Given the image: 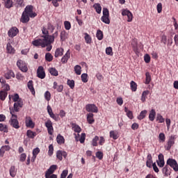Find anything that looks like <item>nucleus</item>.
<instances>
[{"mask_svg": "<svg viewBox=\"0 0 178 178\" xmlns=\"http://www.w3.org/2000/svg\"><path fill=\"white\" fill-rule=\"evenodd\" d=\"M175 140H176V136L171 135L167 142V145L165 146L166 151H170V148L175 145Z\"/></svg>", "mask_w": 178, "mask_h": 178, "instance_id": "nucleus-4", "label": "nucleus"}, {"mask_svg": "<svg viewBox=\"0 0 178 178\" xmlns=\"http://www.w3.org/2000/svg\"><path fill=\"white\" fill-rule=\"evenodd\" d=\"M10 175L11 177H15L16 176V168H15V165H12L10 168Z\"/></svg>", "mask_w": 178, "mask_h": 178, "instance_id": "nucleus-43", "label": "nucleus"}, {"mask_svg": "<svg viewBox=\"0 0 178 178\" xmlns=\"http://www.w3.org/2000/svg\"><path fill=\"white\" fill-rule=\"evenodd\" d=\"M21 23H29L30 22V16L27 14H25L24 12L22 13L21 19H20Z\"/></svg>", "mask_w": 178, "mask_h": 178, "instance_id": "nucleus-17", "label": "nucleus"}, {"mask_svg": "<svg viewBox=\"0 0 178 178\" xmlns=\"http://www.w3.org/2000/svg\"><path fill=\"white\" fill-rule=\"evenodd\" d=\"M96 37H97V40L101 41V40H102L104 38V33H102V31L101 30H98L97 32V34H96Z\"/></svg>", "mask_w": 178, "mask_h": 178, "instance_id": "nucleus-44", "label": "nucleus"}, {"mask_svg": "<svg viewBox=\"0 0 178 178\" xmlns=\"http://www.w3.org/2000/svg\"><path fill=\"white\" fill-rule=\"evenodd\" d=\"M19 34V29L17 27H12L8 32V35L10 38L16 37Z\"/></svg>", "mask_w": 178, "mask_h": 178, "instance_id": "nucleus-10", "label": "nucleus"}, {"mask_svg": "<svg viewBox=\"0 0 178 178\" xmlns=\"http://www.w3.org/2000/svg\"><path fill=\"white\" fill-rule=\"evenodd\" d=\"M69 36V34L65 31H62L60 32V40L65 41V40H67V37Z\"/></svg>", "mask_w": 178, "mask_h": 178, "instance_id": "nucleus-28", "label": "nucleus"}, {"mask_svg": "<svg viewBox=\"0 0 178 178\" xmlns=\"http://www.w3.org/2000/svg\"><path fill=\"white\" fill-rule=\"evenodd\" d=\"M122 16H126L127 17V21L128 22H130L133 20V14L131 13V12H130V10H123L122 12Z\"/></svg>", "mask_w": 178, "mask_h": 178, "instance_id": "nucleus-12", "label": "nucleus"}, {"mask_svg": "<svg viewBox=\"0 0 178 178\" xmlns=\"http://www.w3.org/2000/svg\"><path fill=\"white\" fill-rule=\"evenodd\" d=\"M42 33L44 35L42 36V38H39V40H44L45 37H49V33L45 27L42 28Z\"/></svg>", "mask_w": 178, "mask_h": 178, "instance_id": "nucleus-27", "label": "nucleus"}, {"mask_svg": "<svg viewBox=\"0 0 178 178\" xmlns=\"http://www.w3.org/2000/svg\"><path fill=\"white\" fill-rule=\"evenodd\" d=\"M16 3H17V5H18V6H20L21 8H23V6H24V0H17Z\"/></svg>", "mask_w": 178, "mask_h": 178, "instance_id": "nucleus-61", "label": "nucleus"}, {"mask_svg": "<svg viewBox=\"0 0 178 178\" xmlns=\"http://www.w3.org/2000/svg\"><path fill=\"white\" fill-rule=\"evenodd\" d=\"M90 112L93 113H98V107L95 104H90Z\"/></svg>", "mask_w": 178, "mask_h": 178, "instance_id": "nucleus-37", "label": "nucleus"}, {"mask_svg": "<svg viewBox=\"0 0 178 178\" xmlns=\"http://www.w3.org/2000/svg\"><path fill=\"white\" fill-rule=\"evenodd\" d=\"M7 52L8 54H14L15 53V48L12 47V44L10 43L7 44Z\"/></svg>", "mask_w": 178, "mask_h": 178, "instance_id": "nucleus-39", "label": "nucleus"}, {"mask_svg": "<svg viewBox=\"0 0 178 178\" xmlns=\"http://www.w3.org/2000/svg\"><path fill=\"white\" fill-rule=\"evenodd\" d=\"M124 112H126L127 113V116L129 118V119H133V112H131L130 110H129V108L127 107H124Z\"/></svg>", "mask_w": 178, "mask_h": 178, "instance_id": "nucleus-42", "label": "nucleus"}, {"mask_svg": "<svg viewBox=\"0 0 178 178\" xmlns=\"http://www.w3.org/2000/svg\"><path fill=\"white\" fill-rule=\"evenodd\" d=\"M87 74H81V80L83 81V83H87V81H88V79H87Z\"/></svg>", "mask_w": 178, "mask_h": 178, "instance_id": "nucleus-57", "label": "nucleus"}, {"mask_svg": "<svg viewBox=\"0 0 178 178\" xmlns=\"http://www.w3.org/2000/svg\"><path fill=\"white\" fill-rule=\"evenodd\" d=\"M156 120H159V123H163L165 122V118H163L161 114H157Z\"/></svg>", "mask_w": 178, "mask_h": 178, "instance_id": "nucleus-52", "label": "nucleus"}, {"mask_svg": "<svg viewBox=\"0 0 178 178\" xmlns=\"http://www.w3.org/2000/svg\"><path fill=\"white\" fill-rule=\"evenodd\" d=\"M27 87L29 90H30L31 92H32L33 95L35 94V90H34V86L33 85V81H29L27 83Z\"/></svg>", "mask_w": 178, "mask_h": 178, "instance_id": "nucleus-23", "label": "nucleus"}, {"mask_svg": "<svg viewBox=\"0 0 178 178\" xmlns=\"http://www.w3.org/2000/svg\"><path fill=\"white\" fill-rule=\"evenodd\" d=\"M158 159L156 161V163L159 168H163L165 166V159L163 157V154H160L158 156Z\"/></svg>", "mask_w": 178, "mask_h": 178, "instance_id": "nucleus-15", "label": "nucleus"}, {"mask_svg": "<svg viewBox=\"0 0 178 178\" xmlns=\"http://www.w3.org/2000/svg\"><path fill=\"white\" fill-rule=\"evenodd\" d=\"M171 172H172V169H170V167H169V165H166L163 168V173L165 175V176H170Z\"/></svg>", "mask_w": 178, "mask_h": 178, "instance_id": "nucleus-22", "label": "nucleus"}, {"mask_svg": "<svg viewBox=\"0 0 178 178\" xmlns=\"http://www.w3.org/2000/svg\"><path fill=\"white\" fill-rule=\"evenodd\" d=\"M151 74H149V72H146L145 84H149V83H151Z\"/></svg>", "mask_w": 178, "mask_h": 178, "instance_id": "nucleus-36", "label": "nucleus"}, {"mask_svg": "<svg viewBox=\"0 0 178 178\" xmlns=\"http://www.w3.org/2000/svg\"><path fill=\"white\" fill-rule=\"evenodd\" d=\"M96 156L98 158V159L101 160L102 158H104V154L102 152H97Z\"/></svg>", "mask_w": 178, "mask_h": 178, "instance_id": "nucleus-63", "label": "nucleus"}, {"mask_svg": "<svg viewBox=\"0 0 178 178\" xmlns=\"http://www.w3.org/2000/svg\"><path fill=\"white\" fill-rule=\"evenodd\" d=\"M26 136L29 138H34L37 136V133L31 130H28L26 131Z\"/></svg>", "mask_w": 178, "mask_h": 178, "instance_id": "nucleus-29", "label": "nucleus"}, {"mask_svg": "<svg viewBox=\"0 0 178 178\" xmlns=\"http://www.w3.org/2000/svg\"><path fill=\"white\" fill-rule=\"evenodd\" d=\"M25 124L26 127H30V129H34L35 124L34 122H33V120L31 119V117L28 116L26 118L25 120Z\"/></svg>", "mask_w": 178, "mask_h": 178, "instance_id": "nucleus-13", "label": "nucleus"}, {"mask_svg": "<svg viewBox=\"0 0 178 178\" xmlns=\"http://www.w3.org/2000/svg\"><path fill=\"white\" fill-rule=\"evenodd\" d=\"M106 55L112 56L113 54L112 53V47H109L106 49Z\"/></svg>", "mask_w": 178, "mask_h": 178, "instance_id": "nucleus-60", "label": "nucleus"}, {"mask_svg": "<svg viewBox=\"0 0 178 178\" xmlns=\"http://www.w3.org/2000/svg\"><path fill=\"white\" fill-rule=\"evenodd\" d=\"M156 115V112H155V110L152 109L149 112V119L151 122H154L155 120V116Z\"/></svg>", "mask_w": 178, "mask_h": 178, "instance_id": "nucleus-26", "label": "nucleus"}, {"mask_svg": "<svg viewBox=\"0 0 178 178\" xmlns=\"http://www.w3.org/2000/svg\"><path fill=\"white\" fill-rule=\"evenodd\" d=\"M37 76L39 79H45V71H44V67L40 66L37 70Z\"/></svg>", "mask_w": 178, "mask_h": 178, "instance_id": "nucleus-14", "label": "nucleus"}, {"mask_svg": "<svg viewBox=\"0 0 178 178\" xmlns=\"http://www.w3.org/2000/svg\"><path fill=\"white\" fill-rule=\"evenodd\" d=\"M47 29L48 30H50L51 33H54V30H55V26L52 25L51 23H48Z\"/></svg>", "mask_w": 178, "mask_h": 178, "instance_id": "nucleus-58", "label": "nucleus"}, {"mask_svg": "<svg viewBox=\"0 0 178 178\" xmlns=\"http://www.w3.org/2000/svg\"><path fill=\"white\" fill-rule=\"evenodd\" d=\"M64 25H65V30H69L70 29L72 28V25L70 24V23L69 22V21H65L64 22Z\"/></svg>", "mask_w": 178, "mask_h": 178, "instance_id": "nucleus-56", "label": "nucleus"}, {"mask_svg": "<svg viewBox=\"0 0 178 178\" xmlns=\"http://www.w3.org/2000/svg\"><path fill=\"white\" fill-rule=\"evenodd\" d=\"M149 94V90H145L142 93L141 101L142 102H145V99H147V96Z\"/></svg>", "mask_w": 178, "mask_h": 178, "instance_id": "nucleus-35", "label": "nucleus"}, {"mask_svg": "<svg viewBox=\"0 0 178 178\" xmlns=\"http://www.w3.org/2000/svg\"><path fill=\"white\" fill-rule=\"evenodd\" d=\"M48 41L49 40L47 39V38H44V39H36L32 42V44L34 47H41L42 48H46V51L48 52L51 51L52 49V44L53 42L49 43Z\"/></svg>", "mask_w": 178, "mask_h": 178, "instance_id": "nucleus-1", "label": "nucleus"}, {"mask_svg": "<svg viewBox=\"0 0 178 178\" xmlns=\"http://www.w3.org/2000/svg\"><path fill=\"white\" fill-rule=\"evenodd\" d=\"M44 124L47 129L48 134L50 136H52V134H54V127L52 126V121H51V120H48Z\"/></svg>", "mask_w": 178, "mask_h": 178, "instance_id": "nucleus-9", "label": "nucleus"}, {"mask_svg": "<svg viewBox=\"0 0 178 178\" xmlns=\"http://www.w3.org/2000/svg\"><path fill=\"white\" fill-rule=\"evenodd\" d=\"M17 66L24 73H26V72L29 70V68L27 67V64L22 60H18L17 62Z\"/></svg>", "mask_w": 178, "mask_h": 178, "instance_id": "nucleus-7", "label": "nucleus"}, {"mask_svg": "<svg viewBox=\"0 0 178 178\" xmlns=\"http://www.w3.org/2000/svg\"><path fill=\"white\" fill-rule=\"evenodd\" d=\"M12 77H15V72L12 70H8L6 74H5V78L7 80H10Z\"/></svg>", "mask_w": 178, "mask_h": 178, "instance_id": "nucleus-25", "label": "nucleus"}, {"mask_svg": "<svg viewBox=\"0 0 178 178\" xmlns=\"http://www.w3.org/2000/svg\"><path fill=\"white\" fill-rule=\"evenodd\" d=\"M118 133L116 131H110V137L113 138V140H118L119 138Z\"/></svg>", "mask_w": 178, "mask_h": 178, "instance_id": "nucleus-30", "label": "nucleus"}, {"mask_svg": "<svg viewBox=\"0 0 178 178\" xmlns=\"http://www.w3.org/2000/svg\"><path fill=\"white\" fill-rule=\"evenodd\" d=\"M98 140H99V137L98 136H95V138L92 139V145H93V147H97V145H98V143H97Z\"/></svg>", "mask_w": 178, "mask_h": 178, "instance_id": "nucleus-50", "label": "nucleus"}, {"mask_svg": "<svg viewBox=\"0 0 178 178\" xmlns=\"http://www.w3.org/2000/svg\"><path fill=\"white\" fill-rule=\"evenodd\" d=\"M53 154H54V145H49L48 154L49 155V156H52Z\"/></svg>", "mask_w": 178, "mask_h": 178, "instance_id": "nucleus-53", "label": "nucleus"}, {"mask_svg": "<svg viewBox=\"0 0 178 178\" xmlns=\"http://www.w3.org/2000/svg\"><path fill=\"white\" fill-rule=\"evenodd\" d=\"M70 59V50H67L66 54L62 57L61 62L62 63H67V61Z\"/></svg>", "mask_w": 178, "mask_h": 178, "instance_id": "nucleus-16", "label": "nucleus"}, {"mask_svg": "<svg viewBox=\"0 0 178 178\" xmlns=\"http://www.w3.org/2000/svg\"><path fill=\"white\" fill-rule=\"evenodd\" d=\"M10 146L9 145H3L0 148V156H3L5 155V152L6 151H10Z\"/></svg>", "mask_w": 178, "mask_h": 178, "instance_id": "nucleus-19", "label": "nucleus"}, {"mask_svg": "<svg viewBox=\"0 0 178 178\" xmlns=\"http://www.w3.org/2000/svg\"><path fill=\"white\" fill-rule=\"evenodd\" d=\"M44 99L46 101H51V92L49 91H46L44 92Z\"/></svg>", "mask_w": 178, "mask_h": 178, "instance_id": "nucleus-49", "label": "nucleus"}, {"mask_svg": "<svg viewBox=\"0 0 178 178\" xmlns=\"http://www.w3.org/2000/svg\"><path fill=\"white\" fill-rule=\"evenodd\" d=\"M45 60H47V62H52V60H54V56H52L51 53H47L45 54Z\"/></svg>", "mask_w": 178, "mask_h": 178, "instance_id": "nucleus-38", "label": "nucleus"}, {"mask_svg": "<svg viewBox=\"0 0 178 178\" xmlns=\"http://www.w3.org/2000/svg\"><path fill=\"white\" fill-rule=\"evenodd\" d=\"M40 154V148L36 147L33 150V155L34 156V158H37V155Z\"/></svg>", "mask_w": 178, "mask_h": 178, "instance_id": "nucleus-55", "label": "nucleus"}, {"mask_svg": "<svg viewBox=\"0 0 178 178\" xmlns=\"http://www.w3.org/2000/svg\"><path fill=\"white\" fill-rule=\"evenodd\" d=\"M6 97H8V92L5 90L0 91V99L1 101H5L6 99Z\"/></svg>", "mask_w": 178, "mask_h": 178, "instance_id": "nucleus-31", "label": "nucleus"}, {"mask_svg": "<svg viewBox=\"0 0 178 178\" xmlns=\"http://www.w3.org/2000/svg\"><path fill=\"white\" fill-rule=\"evenodd\" d=\"M101 20L106 24H109V23H111V20L109 19V10H108V8H103V16L102 17Z\"/></svg>", "mask_w": 178, "mask_h": 178, "instance_id": "nucleus-3", "label": "nucleus"}, {"mask_svg": "<svg viewBox=\"0 0 178 178\" xmlns=\"http://www.w3.org/2000/svg\"><path fill=\"white\" fill-rule=\"evenodd\" d=\"M147 115V111H143L140 112V115L138 116V119L139 120H143V119H144V118H145V115Z\"/></svg>", "mask_w": 178, "mask_h": 178, "instance_id": "nucleus-45", "label": "nucleus"}, {"mask_svg": "<svg viewBox=\"0 0 178 178\" xmlns=\"http://www.w3.org/2000/svg\"><path fill=\"white\" fill-rule=\"evenodd\" d=\"M161 42H163L164 44V45H166V42H168V38L166 37L165 35H163L161 36Z\"/></svg>", "mask_w": 178, "mask_h": 178, "instance_id": "nucleus-59", "label": "nucleus"}, {"mask_svg": "<svg viewBox=\"0 0 178 178\" xmlns=\"http://www.w3.org/2000/svg\"><path fill=\"white\" fill-rule=\"evenodd\" d=\"M159 138L160 143H165V140H166V136H165V134L160 133L159 135Z\"/></svg>", "mask_w": 178, "mask_h": 178, "instance_id": "nucleus-46", "label": "nucleus"}, {"mask_svg": "<svg viewBox=\"0 0 178 178\" xmlns=\"http://www.w3.org/2000/svg\"><path fill=\"white\" fill-rule=\"evenodd\" d=\"M131 90L132 91H137V83L134 81H131Z\"/></svg>", "mask_w": 178, "mask_h": 178, "instance_id": "nucleus-47", "label": "nucleus"}, {"mask_svg": "<svg viewBox=\"0 0 178 178\" xmlns=\"http://www.w3.org/2000/svg\"><path fill=\"white\" fill-rule=\"evenodd\" d=\"M50 118H51V119H54V120H55L56 122H59V120H60V118H59V115H55L54 113L53 114L50 115Z\"/></svg>", "mask_w": 178, "mask_h": 178, "instance_id": "nucleus-51", "label": "nucleus"}, {"mask_svg": "<svg viewBox=\"0 0 178 178\" xmlns=\"http://www.w3.org/2000/svg\"><path fill=\"white\" fill-rule=\"evenodd\" d=\"M9 123L12 127H14V129L20 128V126H19V121L17 120V116L11 117Z\"/></svg>", "mask_w": 178, "mask_h": 178, "instance_id": "nucleus-8", "label": "nucleus"}, {"mask_svg": "<svg viewBox=\"0 0 178 178\" xmlns=\"http://www.w3.org/2000/svg\"><path fill=\"white\" fill-rule=\"evenodd\" d=\"M67 84L70 88H72V90L74 88V81L73 80L68 79Z\"/></svg>", "mask_w": 178, "mask_h": 178, "instance_id": "nucleus-48", "label": "nucleus"}, {"mask_svg": "<svg viewBox=\"0 0 178 178\" xmlns=\"http://www.w3.org/2000/svg\"><path fill=\"white\" fill-rule=\"evenodd\" d=\"M49 72L51 76H58L59 73L58 72L56 68L55 67H51L49 69Z\"/></svg>", "mask_w": 178, "mask_h": 178, "instance_id": "nucleus-34", "label": "nucleus"}, {"mask_svg": "<svg viewBox=\"0 0 178 178\" xmlns=\"http://www.w3.org/2000/svg\"><path fill=\"white\" fill-rule=\"evenodd\" d=\"M79 141L81 144H83L84 141H86V134H81V136L79 138Z\"/></svg>", "mask_w": 178, "mask_h": 178, "instance_id": "nucleus-62", "label": "nucleus"}, {"mask_svg": "<svg viewBox=\"0 0 178 178\" xmlns=\"http://www.w3.org/2000/svg\"><path fill=\"white\" fill-rule=\"evenodd\" d=\"M74 69L76 74H77L78 76H80V74H81V66L76 65L74 66Z\"/></svg>", "mask_w": 178, "mask_h": 178, "instance_id": "nucleus-40", "label": "nucleus"}, {"mask_svg": "<svg viewBox=\"0 0 178 178\" xmlns=\"http://www.w3.org/2000/svg\"><path fill=\"white\" fill-rule=\"evenodd\" d=\"M56 169H58V165H52L51 166H50L49 168L45 172V178H48L49 176L53 175L54 172H55Z\"/></svg>", "mask_w": 178, "mask_h": 178, "instance_id": "nucleus-11", "label": "nucleus"}, {"mask_svg": "<svg viewBox=\"0 0 178 178\" xmlns=\"http://www.w3.org/2000/svg\"><path fill=\"white\" fill-rule=\"evenodd\" d=\"M58 35H59V33H58V31H56L53 35L45 37L44 38L49 40L47 42L49 44L50 42H54V41H55V38H56Z\"/></svg>", "mask_w": 178, "mask_h": 178, "instance_id": "nucleus-18", "label": "nucleus"}, {"mask_svg": "<svg viewBox=\"0 0 178 178\" xmlns=\"http://www.w3.org/2000/svg\"><path fill=\"white\" fill-rule=\"evenodd\" d=\"M67 173H69V171L67 170H64L60 175V177L66 178V176H67Z\"/></svg>", "mask_w": 178, "mask_h": 178, "instance_id": "nucleus-64", "label": "nucleus"}, {"mask_svg": "<svg viewBox=\"0 0 178 178\" xmlns=\"http://www.w3.org/2000/svg\"><path fill=\"white\" fill-rule=\"evenodd\" d=\"M4 6L7 9H10V8L13 7V1H12V0H5L4 1Z\"/></svg>", "mask_w": 178, "mask_h": 178, "instance_id": "nucleus-24", "label": "nucleus"}, {"mask_svg": "<svg viewBox=\"0 0 178 178\" xmlns=\"http://www.w3.org/2000/svg\"><path fill=\"white\" fill-rule=\"evenodd\" d=\"M93 8L95 10H96L97 13L99 15L101 13V11L102 10V7H101V4L99 3H95L93 5Z\"/></svg>", "mask_w": 178, "mask_h": 178, "instance_id": "nucleus-32", "label": "nucleus"}, {"mask_svg": "<svg viewBox=\"0 0 178 178\" xmlns=\"http://www.w3.org/2000/svg\"><path fill=\"white\" fill-rule=\"evenodd\" d=\"M167 165L170 166V168H172V169L175 170V172H178V164L177 161H176L173 159H168L167 160Z\"/></svg>", "mask_w": 178, "mask_h": 178, "instance_id": "nucleus-5", "label": "nucleus"}, {"mask_svg": "<svg viewBox=\"0 0 178 178\" xmlns=\"http://www.w3.org/2000/svg\"><path fill=\"white\" fill-rule=\"evenodd\" d=\"M56 141L58 144H65V138H63L60 134H58L56 137Z\"/></svg>", "mask_w": 178, "mask_h": 178, "instance_id": "nucleus-33", "label": "nucleus"}, {"mask_svg": "<svg viewBox=\"0 0 178 178\" xmlns=\"http://www.w3.org/2000/svg\"><path fill=\"white\" fill-rule=\"evenodd\" d=\"M72 129L74 130V131H75V133H80L81 131V128L76 124H72Z\"/></svg>", "mask_w": 178, "mask_h": 178, "instance_id": "nucleus-41", "label": "nucleus"}, {"mask_svg": "<svg viewBox=\"0 0 178 178\" xmlns=\"http://www.w3.org/2000/svg\"><path fill=\"white\" fill-rule=\"evenodd\" d=\"M53 88L56 90L58 92H62L63 91V85H58L57 82H54Z\"/></svg>", "mask_w": 178, "mask_h": 178, "instance_id": "nucleus-21", "label": "nucleus"}, {"mask_svg": "<svg viewBox=\"0 0 178 178\" xmlns=\"http://www.w3.org/2000/svg\"><path fill=\"white\" fill-rule=\"evenodd\" d=\"M56 158L59 159V161H62L63 159V156H62V151L61 150H58L56 152Z\"/></svg>", "mask_w": 178, "mask_h": 178, "instance_id": "nucleus-54", "label": "nucleus"}, {"mask_svg": "<svg viewBox=\"0 0 178 178\" xmlns=\"http://www.w3.org/2000/svg\"><path fill=\"white\" fill-rule=\"evenodd\" d=\"M13 101H14V111L15 112H19L20 108H23V101L19 99V94L16 93L13 97Z\"/></svg>", "mask_w": 178, "mask_h": 178, "instance_id": "nucleus-2", "label": "nucleus"}, {"mask_svg": "<svg viewBox=\"0 0 178 178\" xmlns=\"http://www.w3.org/2000/svg\"><path fill=\"white\" fill-rule=\"evenodd\" d=\"M64 49L62 47H58L55 51V58H59V56H63Z\"/></svg>", "mask_w": 178, "mask_h": 178, "instance_id": "nucleus-20", "label": "nucleus"}, {"mask_svg": "<svg viewBox=\"0 0 178 178\" xmlns=\"http://www.w3.org/2000/svg\"><path fill=\"white\" fill-rule=\"evenodd\" d=\"M33 6H27L24 11V13L28 15L29 17L34 18L37 16V13L33 12Z\"/></svg>", "mask_w": 178, "mask_h": 178, "instance_id": "nucleus-6", "label": "nucleus"}]
</instances>
